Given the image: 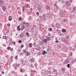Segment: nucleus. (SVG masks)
<instances>
[{
    "instance_id": "nucleus-7",
    "label": "nucleus",
    "mask_w": 76,
    "mask_h": 76,
    "mask_svg": "<svg viewBox=\"0 0 76 76\" xmlns=\"http://www.w3.org/2000/svg\"><path fill=\"white\" fill-rule=\"evenodd\" d=\"M25 69H20V72H22V73H23V72H25Z\"/></svg>"
},
{
    "instance_id": "nucleus-60",
    "label": "nucleus",
    "mask_w": 76,
    "mask_h": 76,
    "mask_svg": "<svg viewBox=\"0 0 76 76\" xmlns=\"http://www.w3.org/2000/svg\"><path fill=\"white\" fill-rule=\"evenodd\" d=\"M0 7H1V4H0Z\"/></svg>"
},
{
    "instance_id": "nucleus-46",
    "label": "nucleus",
    "mask_w": 76,
    "mask_h": 76,
    "mask_svg": "<svg viewBox=\"0 0 76 76\" xmlns=\"http://www.w3.org/2000/svg\"><path fill=\"white\" fill-rule=\"evenodd\" d=\"M10 41H12V38H10Z\"/></svg>"
},
{
    "instance_id": "nucleus-31",
    "label": "nucleus",
    "mask_w": 76,
    "mask_h": 76,
    "mask_svg": "<svg viewBox=\"0 0 76 76\" xmlns=\"http://www.w3.org/2000/svg\"><path fill=\"white\" fill-rule=\"evenodd\" d=\"M22 23L23 25H25V24H26V22H25V21H24Z\"/></svg>"
},
{
    "instance_id": "nucleus-11",
    "label": "nucleus",
    "mask_w": 76,
    "mask_h": 76,
    "mask_svg": "<svg viewBox=\"0 0 76 76\" xmlns=\"http://www.w3.org/2000/svg\"><path fill=\"white\" fill-rule=\"evenodd\" d=\"M2 9L3 11H5V10H6V8L5 6H4L2 7Z\"/></svg>"
},
{
    "instance_id": "nucleus-61",
    "label": "nucleus",
    "mask_w": 76,
    "mask_h": 76,
    "mask_svg": "<svg viewBox=\"0 0 76 76\" xmlns=\"http://www.w3.org/2000/svg\"><path fill=\"white\" fill-rule=\"evenodd\" d=\"M34 67V66H31V67Z\"/></svg>"
},
{
    "instance_id": "nucleus-56",
    "label": "nucleus",
    "mask_w": 76,
    "mask_h": 76,
    "mask_svg": "<svg viewBox=\"0 0 76 76\" xmlns=\"http://www.w3.org/2000/svg\"><path fill=\"white\" fill-rule=\"evenodd\" d=\"M57 2H56V4H57Z\"/></svg>"
},
{
    "instance_id": "nucleus-24",
    "label": "nucleus",
    "mask_w": 76,
    "mask_h": 76,
    "mask_svg": "<svg viewBox=\"0 0 76 76\" xmlns=\"http://www.w3.org/2000/svg\"><path fill=\"white\" fill-rule=\"evenodd\" d=\"M32 19V18H31V17H29L28 18V19L29 20H31Z\"/></svg>"
},
{
    "instance_id": "nucleus-14",
    "label": "nucleus",
    "mask_w": 76,
    "mask_h": 76,
    "mask_svg": "<svg viewBox=\"0 0 76 76\" xmlns=\"http://www.w3.org/2000/svg\"><path fill=\"white\" fill-rule=\"evenodd\" d=\"M43 52L42 53V54H43V55H44V54H45V53L47 54V53L46 52V51H45L43 50Z\"/></svg>"
},
{
    "instance_id": "nucleus-35",
    "label": "nucleus",
    "mask_w": 76,
    "mask_h": 76,
    "mask_svg": "<svg viewBox=\"0 0 76 76\" xmlns=\"http://www.w3.org/2000/svg\"><path fill=\"white\" fill-rule=\"evenodd\" d=\"M23 12H24V6H23Z\"/></svg>"
},
{
    "instance_id": "nucleus-13",
    "label": "nucleus",
    "mask_w": 76,
    "mask_h": 76,
    "mask_svg": "<svg viewBox=\"0 0 76 76\" xmlns=\"http://www.w3.org/2000/svg\"><path fill=\"white\" fill-rule=\"evenodd\" d=\"M3 39H5L6 40V41H7V37L6 36H3Z\"/></svg>"
},
{
    "instance_id": "nucleus-32",
    "label": "nucleus",
    "mask_w": 76,
    "mask_h": 76,
    "mask_svg": "<svg viewBox=\"0 0 76 76\" xmlns=\"http://www.w3.org/2000/svg\"><path fill=\"white\" fill-rule=\"evenodd\" d=\"M69 67H70V64H69L67 65V67L68 68H69Z\"/></svg>"
},
{
    "instance_id": "nucleus-30",
    "label": "nucleus",
    "mask_w": 76,
    "mask_h": 76,
    "mask_svg": "<svg viewBox=\"0 0 76 76\" xmlns=\"http://www.w3.org/2000/svg\"><path fill=\"white\" fill-rule=\"evenodd\" d=\"M50 7L48 6H47V10H49L50 9Z\"/></svg>"
},
{
    "instance_id": "nucleus-57",
    "label": "nucleus",
    "mask_w": 76,
    "mask_h": 76,
    "mask_svg": "<svg viewBox=\"0 0 76 76\" xmlns=\"http://www.w3.org/2000/svg\"><path fill=\"white\" fill-rule=\"evenodd\" d=\"M24 76H27V75H24Z\"/></svg>"
},
{
    "instance_id": "nucleus-53",
    "label": "nucleus",
    "mask_w": 76,
    "mask_h": 76,
    "mask_svg": "<svg viewBox=\"0 0 76 76\" xmlns=\"http://www.w3.org/2000/svg\"><path fill=\"white\" fill-rule=\"evenodd\" d=\"M70 1V2H72L73 1L71 0V1Z\"/></svg>"
},
{
    "instance_id": "nucleus-26",
    "label": "nucleus",
    "mask_w": 76,
    "mask_h": 76,
    "mask_svg": "<svg viewBox=\"0 0 76 76\" xmlns=\"http://www.w3.org/2000/svg\"><path fill=\"white\" fill-rule=\"evenodd\" d=\"M7 26L8 27H10V23H8L7 24Z\"/></svg>"
},
{
    "instance_id": "nucleus-63",
    "label": "nucleus",
    "mask_w": 76,
    "mask_h": 76,
    "mask_svg": "<svg viewBox=\"0 0 76 76\" xmlns=\"http://www.w3.org/2000/svg\"><path fill=\"white\" fill-rule=\"evenodd\" d=\"M16 35H18V34H16Z\"/></svg>"
},
{
    "instance_id": "nucleus-3",
    "label": "nucleus",
    "mask_w": 76,
    "mask_h": 76,
    "mask_svg": "<svg viewBox=\"0 0 76 76\" xmlns=\"http://www.w3.org/2000/svg\"><path fill=\"white\" fill-rule=\"evenodd\" d=\"M12 66L13 67H14L15 69V70H17V64H13L12 65Z\"/></svg>"
},
{
    "instance_id": "nucleus-45",
    "label": "nucleus",
    "mask_w": 76,
    "mask_h": 76,
    "mask_svg": "<svg viewBox=\"0 0 76 76\" xmlns=\"http://www.w3.org/2000/svg\"><path fill=\"white\" fill-rule=\"evenodd\" d=\"M20 37H22V34H20Z\"/></svg>"
},
{
    "instance_id": "nucleus-19",
    "label": "nucleus",
    "mask_w": 76,
    "mask_h": 76,
    "mask_svg": "<svg viewBox=\"0 0 76 76\" xmlns=\"http://www.w3.org/2000/svg\"><path fill=\"white\" fill-rule=\"evenodd\" d=\"M26 50L25 49L23 50V53H25V54H26Z\"/></svg>"
},
{
    "instance_id": "nucleus-10",
    "label": "nucleus",
    "mask_w": 76,
    "mask_h": 76,
    "mask_svg": "<svg viewBox=\"0 0 76 76\" xmlns=\"http://www.w3.org/2000/svg\"><path fill=\"white\" fill-rule=\"evenodd\" d=\"M61 70L63 72V73H64L65 72V69L64 68H61Z\"/></svg>"
},
{
    "instance_id": "nucleus-27",
    "label": "nucleus",
    "mask_w": 76,
    "mask_h": 76,
    "mask_svg": "<svg viewBox=\"0 0 76 76\" xmlns=\"http://www.w3.org/2000/svg\"><path fill=\"white\" fill-rule=\"evenodd\" d=\"M26 34L28 36V37H29V33L28 32H26Z\"/></svg>"
},
{
    "instance_id": "nucleus-5",
    "label": "nucleus",
    "mask_w": 76,
    "mask_h": 76,
    "mask_svg": "<svg viewBox=\"0 0 76 76\" xmlns=\"http://www.w3.org/2000/svg\"><path fill=\"white\" fill-rule=\"evenodd\" d=\"M69 62V60L67 59L65 61V64H68Z\"/></svg>"
},
{
    "instance_id": "nucleus-47",
    "label": "nucleus",
    "mask_w": 76,
    "mask_h": 76,
    "mask_svg": "<svg viewBox=\"0 0 76 76\" xmlns=\"http://www.w3.org/2000/svg\"><path fill=\"white\" fill-rule=\"evenodd\" d=\"M4 72H2L1 73V74L2 75L4 74Z\"/></svg>"
},
{
    "instance_id": "nucleus-28",
    "label": "nucleus",
    "mask_w": 76,
    "mask_h": 76,
    "mask_svg": "<svg viewBox=\"0 0 76 76\" xmlns=\"http://www.w3.org/2000/svg\"><path fill=\"white\" fill-rule=\"evenodd\" d=\"M49 31H52V28H48Z\"/></svg>"
},
{
    "instance_id": "nucleus-49",
    "label": "nucleus",
    "mask_w": 76,
    "mask_h": 76,
    "mask_svg": "<svg viewBox=\"0 0 76 76\" xmlns=\"http://www.w3.org/2000/svg\"><path fill=\"white\" fill-rule=\"evenodd\" d=\"M21 48H23V45H22L21 46Z\"/></svg>"
},
{
    "instance_id": "nucleus-39",
    "label": "nucleus",
    "mask_w": 76,
    "mask_h": 76,
    "mask_svg": "<svg viewBox=\"0 0 76 76\" xmlns=\"http://www.w3.org/2000/svg\"><path fill=\"white\" fill-rule=\"evenodd\" d=\"M53 71V72H57V70L55 69H54Z\"/></svg>"
},
{
    "instance_id": "nucleus-20",
    "label": "nucleus",
    "mask_w": 76,
    "mask_h": 76,
    "mask_svg": "<svg viewBox=\"0 0 76 76\" xmlns=\"http://www.w3.org/2000/svg\"><path fill=\"white\" fill-rule=\"evenodd\" d=\"M28 46L30 48V47H32V44L29 43L28 44Z\"/></svg>"
},
{
    "instance_id": "nucleus-1",
    "label": "nucleus",
    "mask_w": 76,
    "mask_h": 76,
    "mask_svg": "<svg viewBox=\"0 0 76 76\" xmlns=\"http://www.w3.org/2000/svg\"><path fill=\"white\" fill-rule=\"evenodd\" d=\"M65 4L66 7H69V6H71V4L69 2H68L67 1H66V3H65Z\"/></svg>"
},
{
    "instance_id": "nucleus-25",
    "label": "nucleus",
    "mask_w": 76,
    "mask_h": 76,
    "mask_svg": "<svg viewBox=\"0 0 76 76\" xmlns=\"http://www.w3.org/2000/svg\"><path fill=\"white\" fill-rule=\"evenodd\" d=\"M72 54H73V53H72V52L71 53H70L69 54V56H70V57H72Z\"/></svg>"
},
{
    "instance_id": "nucleus-55",
    "label": "nucleus",
    "mask_w": 76,
    "mask_h": 76,
    "mask_svg": "<svg viewBox=\"0 0 76 76\" xmlns=\"http://www.w3.org/2000/svg\"><path fill=\"white\" fill-rule=\"evenodd\" d=\"M48 35L49 36H50V34H48Z\"/></svg>"
},
{
    "instance_id": "nucleus-58",
    "label": "nucleus",
    "mask_w": 76,
    "mask_h": 76,
    "mask_svg": "<svg viewBox=\"0 0 76 76\" xmlns=\"http://www.w3.org/2000/svg\"><path fill=\"white\" fill-rule=\"evenodd\" d=\"M42 44H43V42H41Z\"/></svg>"
},
{
    "instance_id": "nucleus-37",
    "label": "nucleus",
    "mask_w": 76,
    "mask_h": 76,
    "mask_svg": "<svg viewBox=\"0 0 76 76\" xmlns=\"http://www.w3.org/2000/svg\"><path fill=\"white\" fill-rule=\"evenodd\" d=\"M10 51H13V48H12L10 50Z\"/></svg>"
},
{
    "instance_id": "nucleus-62",
    "label": "nucleus",
    "mask_w": 76,
    "mask_h": 76,
    "mask_svg": "<svg viewBox=\"0 0 76 76\" xmlns=\"http://www.w3.org/2000/svg\"><path fill=\"white\" fill-rule=\"evenodd\" d=\"M61 15H63V14H61Z\"/></svg>"
},
{
    "instance_id": "nucleus-51",
    "label": "nucleus",
    "mask_w": 76,
    "mask_h": 76,
    "mask_svg": "<svg viewBox=\"0 0 76 76\" xmlns=\"http://www.w3.org/2000/svg\"><path fill=\"white\" fill-rule=\"evenodd\" d=\"M37 15H39V13H38V12H37Z\"/></svg>"
},
{
    "instance_id": "nucleus-52",
    "label": "nucleus",
    "mask_w": 76,
    "mask_h": 76,
    "mask_svg": "<svg viewBox=\"0 0 76 76\" xmlns=\"http://www.w3.org/2000/svg\"><path fill=\"white\" fill-rule=\"evenodd\" d=\"M2 2V1H0V3H1Z\"/></svg>"
},
{
    "instance_id": "nucleus-9",
    "label": "nucleus",
    "mask_w": 76,
    "mask_h": 76,
    "mask_svg": "<svg viewBox=\"0 0 76 76\" xmlns=\"http://www.w3.org/2000/svg\"><path fill=\"white\" fill-rule=\"evenodd\" d=\"M43 42L44 43H45V44H47V40L46 39H44L43 40Z\"/></svg>"
},
{
    "instance_id": "nucleus-2",
    "label": "nucleus",
    "mask_w": 76,
    "mask_h": 76,
    "mask_svg": "<svg viewBox=\"0 0 76 76\" xmlns=\"http://www.w3.org/2000/svg\"><path fill=\"white\" fill-rule=\"evenodd\" d=\"M26 57H28V56H29L31 55V53H30L28 52V51H26Z\"/></svg>"
},
{
    "instance_id": "nucleus-34",
    "label": "nucleus",
    "mask_w": 76,
    "mask_h": 76,
    "mask_svg": "<svg viewBox=\"0 0 76 76\" xmlns=\"http://www.w3.org/2000/svg\"><path fill=\"white\" fill-rule=\"evenodd\" d=\"M25 27L24 26H23L21 28H22V29H24L25 28Z\"/></svg>"
},
{
    "instance_id": "nucleus-23",
    "label": "nucleus",
    "mask_w": 76,
    "mask_h": 76,
    "mask_svg": "<svg viewBox=\"0 0 76 76\" xmlns=\"http://www.w3.org/2000/svg\"><path fill=\"white\" fill-rule=\"evenodd\" d=\"M63 21H64V22H67V19H64L63 20Z\"/></svg>"
},
{
    "instance_id": "nucleus-38",
    "label": "nucleus",
    "mask_w": 76,
    "mask_h": 76,
    "mask_svg": "<svg viewBox=\"0 0 76 76\" xmlns=\"http://www.w3.org/2000/svg\"><path fill=\"white\" fill-rule=\"evenodd\" d=\"M21 20H22V18H20L18 19V20L19 21H21Z\"/></svg>"
},
{
    "instance_id": "nucleus-64",
    "label": "nucleus",
    "mask_w": 76,
    "mask_h": 76,
    "mask_svg": "<svg viewBox=\"0 0 76 76\" xmlns=\"http://www.w3.org/2000/svg\"><path fill=\"white\" fill-rule=\"evenodd\" d=\"M1 38V37H0V38Z\"/></svg>"
},
{
    "instance_id": "nucleus-22",
    "label": "nucleus",
    "mask_w": 76,
    "mask_h": 76,
    "mask_svg": "<svg viewBox=\"0 0 76 76\" xmlns=\"http://www.w3.org/2000/svg\"><path fill=\"white\" fill-rule=\"evenodd\" d=\"M7 49L8 50H10L11 49V47H8L7 48Z\"/></svg>"
},
{
    "instance_id": "nucleus-59",
    "label": "nucleus",
    "mask_w": 76,
    "mask_h": 76,
    "mask_svg": "<svg viewBox=\"0 0 76 76\" xmlns=\"http://www.w3.org/2000/svg\"><path fill=\"white\" fill-rule=\"evenodd\" d=\"M54 6H56V4H54Z\"/></svg>"
},
{
    "instance_id": "nucleus-4",
    "label": "nucleus",
    "mask_w": 76,
    "mask_h": 76,
    "mask_svg": "<svg viewBox=\"0 0 76 76\" xmlns=\"http://www.w3.org/2000/svg\"><path fill=\"white\" fill-rule=\"evenodd\" d=\"M13 56H11L10 57V60L11 61V62H10L9 61V62L10 63H12V61H13Z\"/></svg>"
},
{
    "instance_id": "nucleus-6",
    "label": "nucleus",
    "mask_w": 76,
    "mask_h": 76,
    "mask_svg": "<svg viewBox=\"0 0 76 76\" xmlns=\"http://www.w3.org/2000/svg\"><path fill=\"white\" fill-rule=\"evenodd\" d=\"M12 20V17L11 16H10L8 17V20L10 21H11Z\"/></svg>"
},
{
    "instance_id": "nucleus-18",
    "label": "nucleus",
    "mask_w": 76,
    "mask_h": 76,
    "mask_svg": "<svg viewBox=\"0 0 76 76\" xmlns=\"http://www.w3.org/2000/svg\"><path fill=\"white\" fill-rule=\"evenodd\" d=\"M12 44L14 45H16V42H15L12 41Z\"/></svg>"
},
{
    "instance_id": "nucleus-40",
    "label": "nucleus",
    "mask_w": 76,
    "mask_h": 76,
    "mask_svg": "<svg viewBox=\"0 0 76 76\" xmlns=\"http://www.w3.org/2000/svg\"><path fill=\"white\" fill-rule=\"evenodd\" d=\"M18 42L19 43H21V42H22V40H19Z\"/></svg>"
},
{
    "instance_id": "nucleus-54",
    "label": "nucleus",
    "mask_w": 76,
    "mask_h": 76,
    "mask_svg": "<svg viewBox=\"0 0 76 76\" xmlns=\"http://www.w3.org/2000/svg\"><path fill=\"white\" fill-rule=\"evenodd\" d=\"M34 66H35L36 67H37V65H35V64H34Z\"/></svg>"
},
{
    "instance_id": "nucleus-21",
    "label": "nucleus",
    "mask_w": 76,
    "mask_h": 76,
    "mask_svg": "<svg viewBox=\"0 0 76 76\" xmlns=\"http://www.w3.org/2000/svg\"><path fill=\"white\" fill-rule=\"evenodd\" d=\"M65 44H66V45H69V42L68 41H66L65 42Z\"/></svg>"
},
{
    "instance_id": "nucleus-17",
    "label": "nucleus",
    "mask_w": 76,
    "mask_h": 76,
    "mask_svg": "<svg viewBox=\"0 0 76 76\" xmlns=\"http://www.w3.org/2000/svg\"><path fill=\"white\" fill-rule=\"evenodd\" d=\"M11 73H12V74H16L17 73L15 72L14 71H12Z\"/></svg>"
},
{
    "instance_id": "nucleus-42",
    "label": "nucleus",
    "mask_w": 76,
    "mask_h": 76,
    "mask_svg": "<svg viewBox=\"0 0 76 76\" xmlns=\"http://www.w3.org/2000/svg\"><path fill=\"white\" fill-rule=\"evenodd\" d=\"M70 25H71V26H72V25H73V23H70Z\"/></svg>"
},
{
    "instance_id": "nucleus-43",
    "label": "nucleus",
    "mask_w": 76,
    "mask_h": 76,
    "mask_svg": "<svg viewBox=\"0 0 76 76\" xmlns=\"http://www.w3.org/2000/svg\"><path fill=\"white\" fill-rule=\"evenodd\" d=\"M9 30H8L7 32L6 33V34H8V33H9Z\"/></svg>"
},
{
    "instance_id": "nucleus-15",
    "label": "nucleus",
    "mask_w": 76,
    "mask_h": 76,
    "mask_svg": "<svg viewBox=\"0 0 76 76\" xmlns=\"http://www.w3.org/2000/svg\"><path fill=\"white\" fill-rule=\"evenodd\" d=\"M66 30L64 28H63L62 30V32H66Z\"/></svg>"
},
{
    "instance_id": "nucleus-41",
    "label": "nucleus",
    "mask_w": 76,
    "mask_h": 76,
    "mask_svg": "<svg viewBox=\"0 0 76 76\" xmlns=\"http://www.w3.org/2000/svg\"><path fill=\"white\" fill-rule=\"evenodd\" d=\"M15 58V59H17V58H18V56H16Z\"/></svg>"
},
{
    "instance_id": "nucleus-33",
    "label": "nucleus",
    "mask_w": 76,
    "mask_h": 76,
    "mask_svg": "<svg viewBox=\"0 0 76 76\" xmlns=\"http://www.w3.org/2000/svg\"><path fill=\"white\" fill-rule=\"evenodd\" d=\"M26 26H28L29 25V23H26Z\"/></svg>"
},
{
    "instance_id": "nucleus-48",
    "label": "nucleus",
    "mask_w": 76,
    "mask_h": 76,
    "mask_svg": "<svg viewBox=\"0 0 76 76\" xmlns=\"http://www.w3.org/2000/svg\"><path fill=\"white\" fill-rule=\"evenodd\" d=\"M55 42H58V41L56 40L55 41Z\"/></svg>"
},
{
    "instance_id": "nucleus-29",
    "label": "nucleus",
    "mask_w": 76,
    "mask_h": 76,
    "mask_svg": "<svg viewBox=\"0 0 76 76\" xmlns=\"http://www.w3.org/2000/svg\"><path fill=\"white\" fill-rule=\"evenodd\" d=\"M76 7L74 6L73 7V9H74V10L73 11H75L76 10Z\"/></svg>"
},
{
    "instance_id": "nucleus-50",
    "label": "nucleus",
    "mask_w": 76,
    "mask_h": 76,
    "mask_svg": "<svg viewBox=\"0 0 76 76\" xmlns=\"http://www.w3.org/2000/svg\"><path fill=\"white\" fill-rule=\"evenodd\" d=\"M23 29L22 28L21 30V31H23Z\"/></svg>"
},
{
    "instance_id": "nucleus-36",
    "label": "nucleus",
    "mask_w": 76,
    "mask_h": 76,
    "mask_svg": "<svg viewBox=\"0 0 76 76\" xmlns=\"http://www.w3.org/2000/svg\"><path fill=\"white\" fill-rule=\"evenodd\" d=\"M56 26H57L56 28H58V26H59V24H56Z\"/></svg>"
},
{
    "instance_id": "nucleus-8",
    "label": "nucleus",
    "mask_w": 76,
    "mask_h": 76,
    "mask_svg": "<svg viewBox=\"0 0 76 76\" xmlns=\"http://www.w3.org/2000/svg\"><path fill=\"white\" fill-rule=\"evenodd\" d=\"M20 26H18L17 28V29L18 30V31H20L21 28H19Z\"/></svg>"
},
{
    "instance_id": "nucleus-16",
    "label": "nucleus",
    "mask_w": 76,
    "mask_h": 76,
    "mask_svg": "<svg viewBox=\"0 0 76 76\" xmlns=\"http://www.w3.org/2000/svg\"><path fill=\"white\" fill-rule=\"evenodd\" d=\"M46 39L48 41H50V37H48L46 38Z\"/></svg>"
},
{
    "instance_id": "nucleus-12",
    "label": "nucleus",
    "mask_w": 76,
    "mask_h": 76,
    "mask_svg": "<svg viewBox=\"0 0 76 76\" xmlns=\"http://www.w3.org/2000/svg\"><path fill=\"white\" fill-rule=\"evenodd\" d=\"M30 61L31 63H32V62H34V61H35V60L34 59L32 58L30 59Z\"/></svg>"
},
{
    "instance_id": "nucleus-44",
    "label": "nucleus",
    "mask_w": 76,
    "mask_h": 76,
    "mask_svg": "<svg viewBox=\"0 0 76 76\" xmlns=\"http://www.w3.org/2000/svg\"><path fill=\"white\" fill-rule=\"evenodd\" d=\"M19 66H20V64H17V67H19Z\"/></svg>"
}]
</instances>
